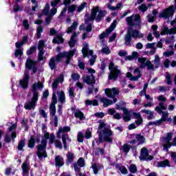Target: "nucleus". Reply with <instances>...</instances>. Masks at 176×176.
Masks as SVG:
<instances>
[{
    "instance_id": "nucleus-1",
    "label": "nucleus",
    "mask_w": 176,
    "mask_h": 176,
    "mask_svg": "<svg viewBox=\"0 0 176 176\" xmlns=\"http://www.w3.org/2000/svg\"><path fill=\"white\" fill-rule=\"evenodd\" d=\"M133 19H134V15L128 16L126 19V21L129 25L124 36L125 45L126 46H131V40L133 38L137 39V38H142L144 36V34H140L138 30H133V28L135 27V23L133 21Z\"/></svg>"
},
{
    "instance_id": "nucleus-2",
    "label": "nucleus",
    "mask_w": 176,
    "mask_h": 176,
    "mask_svg": "<svg viewBox=\"0 0 176 176\" xmlns=\"http://www.w3.org/2000/svg\"><path fill=\"white\" fill-rule=\"evenodd\" d=\"M106 14V10H100L99 7L94 8L91 10V16L85 19V23L87 24V23L94 21V20H96V23H100L102 19L105 17Z\"/></svg>"
},
{
    "instance_id": "nucleus-3",
    "label": "nucleus",
    "mask_w": 176,
    "mask_h": 176,
    "mask_svg": "<svg viewBox=\"0 0 176 176\" xmlns=\"http://www.w3.org/2000/svg\"><path fill=\"white\" fill-rule=\"evenodd\" d=\"M45 139L41 140V144L37 146L36 156L39 160H42L43 157H47V153L46 152V148L47 147V140L50 138V134L49 133H44Z\"/></svg>"
},
{
    "instance_id": "nucleus-4",
    "label": "nucleus",
    "mask_w": 176,
    "mask_h": 176,
    "mask_svg": "<svg viewBox=\"0 0 176 176\" xmlns=\"http://www.w3.org/2000/svg\"><path fill=\"white\" fill-rule=\"evenodd\" d=\"M97 134H98L99 144H102V142L112 144L113 142V139L112 138L113 132L112 130L104 128L102 131H98Z\"/></svg>"
},
{
    "instance_id": "nucleus-5",
    "label": "nucleus",
    "mask_w": 176,
    "mask_h": 176,
    "mask_svg": "<svg viewBox=\"0 0 176 176\" xmlns=\"http://www.w3.org/2000/svg\"><path fill=\"white\" fill-rule=\"evenodd\" d=\"M75 53H76V49L70 50L68 52L64 51L59 52L56 55L55 60L56 63H60L63 58H66L65 64L68 65L71 63V60H72L74 56H75Z\"/></svg>"
},
{
    "instance_id": "nucleus-6",
    "label": "nucleus",
    "mask_w": 176,
    "mask_h": 176,
    "mask_svg": "<svg viewBox=\"0 0 176 176\" xmlns=\"http://www.w3.org/2000/svg\"><path fill=\"white\" fill-rule=\"evenodd\" d=\"M176 10V3H175V6L171 5L168 8L164 9L159 14L160 19H165L166 20L170 19L172 16H174V13Z\"/></svg>"
},
{
    "instance_id": "nucleus-7",
    "label": "nucleus",
    "mask_w": 176,
    "mask_h": 176,
    "mask_svg": "<svg viewBox=\"0 0 176 176\" xmlns=\"http://www.w3.org/2000/svg\"><path fill=\"white\" fill-rule=\"evenodd\" d=\"M59 130H61L62 133V141L63 144L64 148L67 150V141H71V138H69V136L68 134L65 133H69L71 131V128L68 126H65L63 127H60Z\"/></svg>"
},
{
    "instance_id": "nucleus-8",
    "label": "nucleus",
    "mask_w": 176,
    "mask_h": 176,
    "mask_svg": "<svg viewBox=\"0 0 176 176\" xmlns=\"http://www.w3.org/2000/svg\"><path fill=\"white\" fill-rule=\"evenodd\" d=\"M39 100V96L36 95L32 96L31 100L26 102L24 104V108L26 111H31L32 109H35L36 108V102Z\"/></svg>"
},
{
    "instance_id": "nucleus-9",
    "label": "nucleus",
    "mask_w": 176,
    "mask_h": 176,
    "mask_svg": "<svg viewBox=\"0 0 176 176\" xmlns=\"http://www.w3.org/2000/svg\"><path fill=\"white\" fill-rule=\"evenodd\" d=\"M26 69L32 71V74H36L38 72V67H36V61L28 58L25 63Z\"/></svg>"
},
{
    "instance_id": "nucleus-10",
    "label": "nucleus",
    "mask_w": 176,
    "mask_h": 176,
    "mask_svg": "<svg viewBox=\"0 0 176 176\" xmlns=\"http://www.w3.org/2000/svg\"><path fill=\"white\" fill-rule=\"evenodd\" d=\"M140 160H144L145 162H148L151 160H153V155H149V151H148V148L143 147L140 151V156L139 157Z\"/></svg>"
},
{
    "instance_id": "nucleus-11",
    "label": "nucleus",
    "mask_w": 176,
    "mask_h": 176,
    "mask_svg": "<svg viewBox=\"0 0 176 176\" xmlns=\"http://www.w3.org/2000/svg\"><path fill=\"white\" fill-rule=\"evenodd\" d=\"M19 85L24 90L28 89V85H30V73L28 72H24L23 78L19 80Z\"/></svg>"
},
{
    "instance_id": "nucleus-12",
    "label": "nucleus",
    "mask_w": 176,
    "mask_h": 176,
    "mask_svg": "<svg viewBox=\"0 0 176 176\" xmlns=\"http://www.w3.org/2000/svg\"><path fill=\"white\" fill-rule=\"evenodd\" d=\"M171 140H173V133H168L166 137L163 138L164 142H166V144L163 145V148L166 152H168V149L172 146L171 143H170Z\"/></svg>"
},
{
    "instance_id": "nucleus-13",
    "label": "nucleus",
    "mask_w": 176,
    "mask_h": 176,
    "mask_svg": "<svg viewBox=\"0 0 176 176\" xmlns=\"http://www.w3.org/2000/svg\"><path fill=\"white\" fill-rule=\"evenodd\" d=\"M43 89V82L41 81H38V82H35L32 85V94L39 97V92L38 90H42Z\"/></svg>"
},
{
    "instance_id": "nucleus-14",
    "label": "nucleus",
    "mask_w": 176,
    "mask_h": 176,
    "mask_svg": "<svg viewBox=\"0 0 176 176\" xmlns=\"http://www.w3.org/2000/svg\"><path fill=\"white\" fill-rule=\"evenodd\" d=\"M73 166L76 173H80V167H85V160L80 157L77 162L73 163Z\"/></svg>"
},
{
    "instance_id": "nucleus-15",
    "label": "nucleus",
    "mask_w": 176,
    "mask_h": 176,
    "mask_svg": "<svg viewBox=\"0 0 176 176\" xmlns=\"http://www.w3.org/2000/svg\"><path fill=\"white\" fill-rule=\"evenodd\" d=\"M82 80L86 85H95L96 76L94 74L83 76Z\"/></svg>"
},
{
    "instance_id": "nucleus-16",
    "label": "nucleus",
    "mask_w": 176,
    "mask_h": 176,
    "mask_svg": "<svg viewBox=\"0 0 176 176\" xmlns=\"http://www.w3.org/2000/svg\"><path fill=\"white\" fill-rule=\"evenodd\" d=\"M120 74H122L120 69L113 70L112 72H110V74L109 75V80L114 81L118 80V78H119V75H120Z\"/></svg>"
},
{
    "instance_id": "nucleus-17",
    "label": "nucleus",
    "mask_w": 176,
    "mask_h": 176,
    "mask_svg": "<svg viewBox=\"0 0 176 176\" xmlns=\"http://www.w3.org/2000/svg\"><path fill=\"white\" fill-rule=\"evenodd\" d=\"M22 175L23 176H30V165L27 162H25L22 164Z\"/></svg>"
},
{
    "instance_id": "nucleus-18",
    "label": "nucleus",
    "mask_w": 176,
    "mask_h": 176,
    "mask_svg": "<svg viewBox=\"0 0 176 176\" xmlns=\"http://www.w3.org/2000/svg\"><path fill=\"white\" fill-rule=\"evenodd\" d=\"M154 166H156V167H158V168L171 167V165L170 164V161L167 159L164 160V161L155 162Z\"/></svg>"
},
{
    "instance_id": "nucleus-19",
    "label": "nucleus",
    "mask_w": 176,
    "mask_h": 176,
    "mask_svg": "<svg viewBox=\"0 0 176 176\" xmlns=\"http://www.w3.org/2000/svg\"><path fill=\"white\" fill-rule=\"evenodd\" d=\"M64 158L61 155H56L55 166L56 167H63L64 166Z\"/></svg>"
},
{
    "instance_id": "nucleus-20",
    "label": "nucleus",
    "mask_w": 176,
    "mask_h": 176,
    "mask_svg": "<svg viewBox=\"0 0 176 176\" xmlns=\"http://www.w3.org/2000/svg\"><path fill=\"white\" fill-rule=\"evenodd\" d=\"M67 160L65 162L66 166H69V164L74 163V160H75V155L73 153L68 152L67 154Z\"/></svg>"
},
{
    "instance_id": "nucleus-21",
    "label": "nucleus",
    "mask_w": 176,
    "mask_h": 176,
    "mask_svg": "<svg viewBox=\"0 0 176 176\" xmlns=\"http://www.w3.org/2000/svg\"><path fill=\"white\" fill-rule=\"evenodd\" d=\"M76 36H78V34H76V32H74L70 38V41L68 42L69 47H75V44L76 43V39H75V38H76Z\"/></svg>"
},
{
    "instance_id": "nucleus-22",
    "label": "nucleus",
    "mask_w": 176,
    "mask_h": 176,
    "mask_svg": "<svg viewBox=\"0 0 176 176\" xmlns=\"http://www.w3.org/2000/svg\"><path fill=\"white\" fill-rule=\"evenodd\" d=\"M56 94L58 96V101L60 102V104H64V102H65V93L64 91H58Z\"/></svg>"
},
{
    "instance_id": "nucleus-23",
    "label": "nucleus",
    "mask_w": 176,
    "mask_h": 176,
    "mask_svg": "<svg viewBox=\"0 0 176 176\" xmlns=\"http://www.w3.org/2000/svg\"><path fill=\"white\" fill-rule=\"evenodd\" d=\"M100 102H102L104 108H107L109 105H112L113 102L111 100H109L107 98H101Z\"/></svg>"
},
{
    "instance_id": "nucleus-24",
    "label": "nucleus",
    "mask_w": 176,
    "mask_h": 176,
    "mask_svg": "<svg viewBox=\"0 0 176 176\" xmlns=\"http://www.w3.org/2000/svg\"><path fill=\"white\" fill-rule=\"evenodd\" d=\"M116 168L117 170H119L120 171V173H122L124 175H126V174H127L129 173L127 168H126V166H124L120 165V164H116Z\"/></svg>"
},
{
    "instance_id": "nucleus-25",
    "label": "nucleus",
    "mask_w": 176,
    "mask_h": 176,
    "mask_svg": "<svg viewBox=\"0 0 176 176\" xmlns=\"http://www.w3.org/2000/svg\"><path fill=\"white\" fill-rule=\"evenodd\" d=\"M28 146L30 149H34L35 147V137L34 135L30 136V138L28 142Z\"/></svg>"
},
{
    "instance_id": "nucleus-26",
    "label": "nucleus",
    "mask_w": 176,
    "mask_h": 176,
    "mask_svg": "<svg viewBox=\"0 0 176 176\" xmlns=\"http://www.w3.org/2000/svg\"><path fill=\"white\" fill-rule=\"evenodd\" d=\"M135 139L139 142L138 145H142L145 142V137L141 133L136 134Z\"/></svg>"
},
{
    "instance_id": "nucleus-27",
    "label": "nucleus",
    "mask_w": 176,
    "mask_h": 176,
    "mask_svg": "<svg viewBox=\"0 0 176 176\" xmlns=\"http://www.w3.org/2000/svg\"><path fill=\"white\" fill-rule=\"evenodd\" d=\"M74 116L77 119H80V120H83L85 119V113H83V112L80 111V110H76L74 113Z\"/></svg>"
},
{
    "instance_id": "nucleus-28",
    "label": "nucleus",
    "mask_w": 176,
    "mask_h": 176,
    "mask_svg": "<svg viewBox=\"0 0 176 176\" xmlns=\"http://www.w3.org/2000/svg\"><path fill=\"white\" fill-rule=\"evenodd\" d=\"M85 105H87V106L93 105V107H98V105H100V103L97 100H85Z\"/></svg>"
},
{
    "instance_id": "nucleus-29",
    "label": "nucleus",
    "mask_w": 176,
    "mask_h": 176,
    "mask_svg": "<svg viewBox=\"0 0 176 176\" xmlns=\"http://www.w3.org/2000/svg\"><path fill=\"white\" fill-rule=\"evenodd\" d=\"M133 21L136 22L135 23V27H141V16L140 14H136L133 18Z\"/></svg>"
},
{
    "instance_id": "nucleus-30",
    "label": "nucleus",
    "mask_w": 176,
    "mask_h": 176,
    "mask_svg": "<svg viewBox=\"0 0 176 176\" xmlns=\"http://www.w3.org/2000/svg\"><path fill=\"white\" fill-rule=\"evenodd\" d=\"M78 27V22L74 21L72 25L68 28L67 30V34H71V32H72V31H75V30H76V28Z\"/></svg>"
},
{
    "instance_id": "nucleus-31",
    "label": "nucleus",
    "mask_w": 176,
    "mask_h": 176,
    "mask_svg": "<svg viewBox=\"0 0 176 176\" xmlns=\"http://www.w3.org/2000/svg\"><path fill=\"white\" fill-rule=\"evenodd\" d=\"M162 113L161 119L158 120V122H160V124L162 125L163 122H166L167 118H168V113H165L164 111Z\"/></svg>"
},
{
    "instance_id": "nucleus-32",
    "label": "nucleus",
    "mask_w": 176,
    "mask_h": 176,
    "mask_svg": "<svg viewBox=\"0 0 176 176\" xmlns=\"http://www.w3.org/2000/svg\"><path fill=\"white\" fill-rule=\"evenodd\" d=\"M131 148H133V146H131V145L128 144H124L122 146V152H124V153H129L130 152V150L131 149Z\"/></svg>"
},
{
    "instance_id": "nucleus-33",
    "label": "nucleus",
    "mask_w": 176,
    "mask_h": 176,
    "mask_svg": "<svg viewBox=\"0 0 176 176\" xmlns=\"http://www.w3.org/2000/svg\"><path fill=\"white\" fill-rule=\"evenodd\" d=\"M117 23H118V21L116 20H114L113 21V23L111 24L110 27L108 29H107L108 34H111V32H112V31H113V30H115V28H116Z\"/></svg>"
},
{
    "instance_id": "nucleus-34",
    "label": "nucleus",
    "mask_w": 176,
    "mask_h": 176,
    "mask_svg": "<svg viewBox=\"0 0 176 176\" xmlns=\"http://www.w3.org/2000/svg\"><path fill=\"white\" fill-rule=\"evenodd\" d=\"M24 146H25V139L21 140L18 143V151H23V148H24Z\"/></svg>"
},
{
    "instance_id": "nucleus-35",
    "label": "nucleus",
    "mask_w": 176,
    "mask_h": 176,
    "mask_svg": "<svg viewBox=\"0 0 176 176\" xmlns=\"http://www.w3.org/2000/svg\"><path fill=\"white\" fill-rule=\"evenodd\" d=\"M42 32H43V26H38L36 29V36L37 39L41 38Z\"/></svg>"
},
{
    "instance_id": "nucleus-36",
    "label": "nucleus",
    "mask_w": 176,
    "mask_h": 176,
    "mask_svg": "<svg viewBox=\"0 0 176 176\" xmlns=\"http://www.w3.org/2000/svg\"><path fill=\"white\" fill-rule=\"evenodd\" d=\"M49 67L50 69H54L56 68V59H54V57L50 58L49 62Z\"/></svg>"
},
{
    "instance_id": "nucleus-37",
    "label": "nucleus",
    "mask_w": 176,
    "mask_h": 176,
    "mask_svg": "<svg viewBox=\"0 0 176 176\" xmlns=\"http://www.w3.org/2000/svg\"><path fill=\"white\" fill-rule=\"evenodd\" d=\"M76 96V94H75V89L72 87H70L69 89V97L70 100H74V98H75Z\"/></svg>"
},
{
    "instance_id": "nucleus-38",
    "label": "nucleus",
    "mask_w": 176,
    "mask_h": 176,
    "mask_svg": "<svg viewBox=\"0 0 176 176\" xmlns=\"http://www.w3.org/2000/svg\"><path fill=\"white\" fill-rule=\"evenodd\" d=\"M57 110L56 109V106L50 104V116H56V113Z\"/></svg>"
},
{
    "instance_id": "nucleus-39",
    "label": "nucleus",
    "mask_w": 176,
    "mask_h": 176,
    "mask_svg": "<svg viewBox=\"0 0 176 176\" xmlns=\"http://www.w3.org/2000/svg\"><path fill=\"white\" fill-rule=\"evenodd\" d=\"M100 153L102 155H104V148H95V151H94L95 156H99Z\"/></svg>"
},
{
    "instance_id": "nucleus-40",
    "label": "nucleus",
    "mask_w": 176,
    "mask_h": 176,
    "mask_svg": "<svg viewBox=\"0 0 176 176\" xmlns=\"http://www.w3.org/2000/svg\"><path fill=\"white\" fill-rule=\"evenodd\" d=\"M44 54H45V50H38V61H43Z\"/></svg>"
},
{
    "instance_id": "nucleus-41",
    "label": "nucleus",
    "mask_w": 176,
    "mask_h": 176,
    "mask_svg": "<svg viewBox=\"0 0 176 176\" xmlns=\"http://www.w3.org/2000/svg\"><path fill=\"white\" fill-rule=\"evenodd\" d=\"M49 12H50V5L49 3H47L44 9L43 10V14H45V16H47V14H49Z\"/></svg>"
},
{
    "instance_id": "nucleus-42",
    "label": "nucleus",
    "mask_w": 176,
    "mask_h": 176,
    "mask_svg": "<svg viewBox=\"0 0 176 176\" xmlns=\"http://www.w3.org/2000/svg\"><path fill=\"white\" fill-rule=\"evenodd\" d=\"M129 170L131 174H135L137 173V166L134 164L129 165Z\"/></svg>"
},
{
    "instance_id": "nucleus-43",
    "label": "nucleus",
    "mask_w": 176,
    "mask_h": 176,
    "mask_svg": "<svg viewBox=\"0 0 176 176\" xmlns=\"http://www.w3.org/2000/svg\"><path fill=\"white\" fill-rule=\"evenodd\" d=\"M36 51V46H32L30 47L29 50H27L26 54L28 56H31V54H33V53H35Z\"/></svg>"
},
{
    "instance_id": "nucleus-44",
    "label": "nucleus",
    "mask_w": 176,
    "mask_h": 176,
    "mask_svg": "<svg viewBox=\"0 0 176 176\" xmlns=\"http://www.w3.org/2000/svg\"><path fill=\"white\" fill-rule=\"evenodd\" d=\"M56 104H57V95H56V92H53L52 101L50 105L56 106Z\"/></svg>"
},
{
    "instance_id": "nucleus-45",
    "label": "nucleus",
    "mask_w": 176,
    "mask_h": 176,
    "mask_svg": "<svg viewBox=\"0 0 176 176\" xmlns=\"http://www.w3.org/2000/svg\"><path fill=\"white\" fill-rule=\"evenodd\" d=\"M154 64L155 65V68L156 69L160 67V58L159 57V55L155 56Z\"/></svg>"
},
{
    "instance_id": "nucleus-46",
    "label": "nucleus",
    "mask_w": 176,
    "mask_h": 176,
    "mask_svg": "<svg viewBox=\"0 0 176 176\" xmlns=\"http://www.w3.org/2000/svg\"><path fill=\"white\" fill-rule=\"evenodd\" d=\"M45 47H46V45H45V41L43 40H40L38 41V50H44Z\"/></svg>"
},
{
    "instance_id": "nucleus-47",
    "label": "nucleus",
    "mask_w": 176,
    "mask_h": 176,
    "mask_svg": "<svg viewBox=\"0 0 176 176\" xmlns=\"http://www.w3.org/2000/svg\"><path fill=\"white\" fill-rule=\"evenodd\" d=\"M109 69L110 72H112L113 71L118 70V67L115 66V63L113 62H111L109 65Z\"/></svg>"
},
{
    "instance_id": "nucleus-48",
    "label": "nucleus",
    "mask_w": 176,
    "mask_h": 176,
    "mask_svg": "<svg viewBox=\"0 0 176 176\" xmlns=\"http://www.w3.org/2000/svg\"><path fill=\"white\" fill-rule=\"evenodd\" d=\"M86 6H87V3L84 2L82 3H81L80 6H79L77 8V12L78 13H80V12H82V10H83V9H85V8H86Z\"/></svg>"
},
{
    "instance_id": "nucleus-49",
    "label": "nucleus",
    "mask_w": 176,
    "mask_h": 176,
    "mask_svg": "<svg viewBox=\"0 0 176 176\" xmlns=\"http://www.w3.org/2000/svg\"><path fill=\"white\" fill-rule=\"evenodd\" d=\"M144 65L147 67L148 69H155V65L152 64V62L151 60H147L146 63H144Z\"/></svg>"
},
{
    "instance_id": "nucleus-50",
    "label": "nucleus",
    "mask_w": 176,
    "mask_h": 176,
    "mask_svg": "<svg viewBox=\"0 0 176 176\" xmlns=\"http://www.w3.org/2000/svg\"><path fill=\"white\" fill-rule=\"evenodd\" d=\"M14 56L16 58H17L19 56L21 57V56H23V50H21V49H16L15 50Z\"/></svg>"
},
{
    "instance_id": "nucleus-51",
    "label": "nucleus",
    "mask_w": 176,
    "mask_h": 176,
    "mask_svg": "<svg viewBox=\"0 0 176 176\" xmlns=\"http://www.w3.org/2000/svg\"><path fill=\"white\" fill-rule=\"evenodd\" d=\"M72 79L74 81L76 82L80 79V75L78 73H74L72 74Z\"/></svg>"
},
{
    "instance_id": "nucleus-52",
    "label": "nucleus",
    "mask_w": 176,
    "mask_h": 176,
    "mask_svg": "<svg viewBox=\"0 0 176 176\" xmlns=\"http://www.w3.org/2000/svg\"><path fill=\"white\" fill-rule=\"evenodd\" d=\"M104 93L109 98H113V96L112 95V90L111 89H109V88L106 89L104 91Z\"/></svg>"
},
{
    "instance_id": "nucleus-53",
    "label": "nucleus",
    "mask_w": 176,
    "mask_h": 176,
    "mask_svg": "<svg viewBox=\"0 0 176 176\" xmlns=\"http://www.w3.org/2000/svg\"><path fill=\"white\" fill-rule=\"evenodd\" d=\"M83 138H85V135H83L82 132H78V136H77L78 142H83Z\"/></svg>"
},
{
    "instance_id": "nucleus-54",
    "label": "nucleus",
    "mask_w": 176,
    "mask_h": 176,
    "mask_svg": "<svg viewBox=\"0 0 176 176\" xmlns=\"http://www.w3.org/2000/svg\"><path fill=\"white\" fill-rule=\"evenodd\" d=\"M123 107H126V102L122 101L119 104H116V109H119L120 111H122Z\"/></svg>"
},
{
    "instance_id": "nucleus-55",
    "label": "nucleus",
    "mask_w": 176,
    "mask_h": 176,
    "mask_svg": "<svg viewBox=\"0 0 176 176\" xmlns=\"http://www.w3.org/2000/svg\"><path fill=\"white\" fill-rule=\"evenodd\" d=\"M139 10H140V12H142L143 13H144V12H146L148 10V7L146 6V4L142 3L141 6H140Z\"/></svg>"
},
{
    "instance_id": "nucleus-56",
    "label": "nucleus",
    "mask_w": 176,
    "mask_h": 176,
    "mask_svg": "<svg viewBox=\"0 0 176 176\" xmlns=\"http://www.w3.org/2000/svg\"><path fill=\"white\" fill-rule=\"evenodd\" d=\"M101 52L104 54H111V50H109V47L108 46L102 47L101 50Z\"/></svg>"
},
{
    "instance_id": "nucleus-57",
    "label": "nucleus",
    "mask_w": 176,
    "mask_h": 176,
    "mask_svg": "<svg viewBox=\"0 0 176 176\" xmlns=\"http://www.w3.org/2000/svg\"><path fill=\"white\" fill-rule=\"evenodd\" d=\"M168 27L167 26H164V28H162V31H161V35H168Z\"/></svg>"
},
{
    "instance_id": "nucleus-58",
    "label": "nucleus",
    "mask_w": 176,
    "mask_h": 176,
    "mask_svg": "<svg viewBox=\"0 0 176 176\" xmlns=\"http://www.w3.org/2000/svg\"><path fill=\"white\" fill-rule=\"evenodd\" d=\"M166 79L167 80V85H172L173 79L171 78V75L166 72Z\"/></svg>"
},
{
    "instance_id": "nucleus-59",
    "label": "nucleus",
    "mask_w": 176,
    "mask_h": 176,
    "mask_svg": "<svg viewBox=\"0 0 176 176\" xmlns=\"http://www.w3.org/2000/svg\"><path fill=\"white\" fill-rule=\"evenodd\" d=\"M68 13H74L76 10V5H72L67 8Z\"/></svg>"
},
{
    "instance_id": "nucleus-60",
    "label": "nucleus",
    "mask_w": 176,
    "mask_h": 176,
    "mask_svg": "<svg viewBox=\"0 0 176 176\" xmlns=\"http://www.w3.org/2000/svg\"><path fill=\"white\" fill-rule=\"evenodd\" d=\"M55 140H56V135H54V133H51L50 136V141H49L50 145L54 144Z\"/></svg>"
},
{
    "instance_id": "nucleus-61",
    "label": "nucleus",
    "mask_w": 176,
    "mask_h": 176,
    "mask_svg": "<svg viewBox=\"0 0 176 176\" xmlns=\"http://www.w3.org/2000/svg\"><path fill=\"white\" fill-rule=\"evenodd\" d=\"M89 45L88 44H85V47L82 48V54H83V57H87V52L89 50Z\"/></svg>"
},
{
    "instance_id": "nucleus-62",
    "label": "nucleus",
    "mask_w": 176,
    "mask_h": 176,
    "mask_svg": "<svg viewBox=\"0 0 176 176\" xmlns=\"http://www.w3.org/2000/svg\"><path fill=\"white\" fill-rule=\"evenodd\" d=\"M146 126H160V121H153L147 123Z\"/></svg>"
},
{
    "instance_id": "nucleus-63",
    "label": "nucleus",
    "mask_w": 176,
    "mask_h": 176,
    "mask_svg": "<svg viewBox=\"0 0 176 176\" xmlns=\"http://www.w3.org/2000/svg\"><path fill=\"white\" fill-rule=\"evenodd\" d=\"M97 58V56L96 55H94L91 57V58L89 59V65L93 66L94 65V63H96V60Z\"/></svg>"
},
{
    "instance_id": "nucleus-64",
    "label": "nucleus",
    "mask_w": 176,
    "mask_h": 176,
    "mask_svg": "<svg viewBox=\"0 0 176 176\" xmlns=\"http://www.w3.org/2000/svg\"><path fill=\"white\" fill-rule=\"evenodd\" d=\"M170 159L175 163L176 166V153L175 152L170 153Z\"/></svg>"
}]
</instances>
